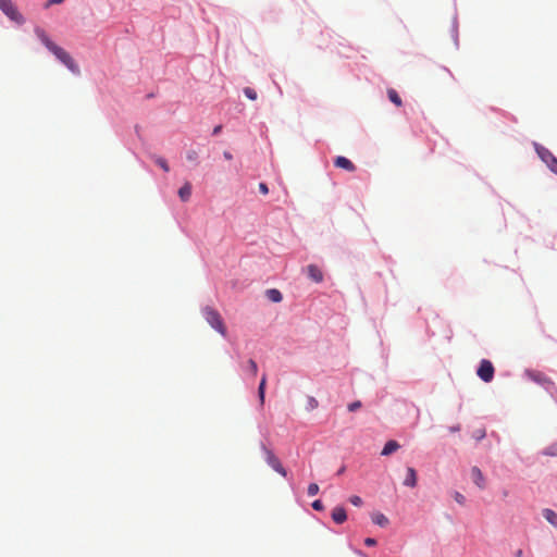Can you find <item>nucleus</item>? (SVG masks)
Segmentation results:
<instances>
[{
  "mask_svg": "<svg viewBox=\"0 0 557 557\" xmlns=\"http://www.w3.org/2000/svg\"><path fill=\"white\" fill-rule=\"evenodd\" d=\"M206 321L222 336H226V326L221 314L212 307H206L202 310Z\"/></svg>",
  "mask_w": 557,
  "mask_h": 557,
  "instance_id": "f03ea898",
  "label": "nucleus"
},
{
  "mask_svg": "<svg viewBox=\"0 0 557 557\" xmlns=\"http://www.w3.org/2000/svg\"><path fill=\"white\" fill-rule=\"evenodd\" d=\"M244 94L249 100H256L257 99V91L251 87H245Z\"/></svg>",
  "mask_w": 557,
  "mask_h": 557,
  "instance_id": "4be33fe9",
  "label": "nucleus"
},
{
  "mask_svg": "<svg viewBox=\"0 0 557 557\" xmlns=\"http://www.w3.org/2000/svg\"><path fill=\"white\" fill-rule=\"evenodd\" d=\"M332 519L335 523L342 524L347 519V513L344 507L337 506L332 510Z\"/></svg>",
  "mask_w": 557,
  "mask_h": 557,
  "instance_id": "9b49d317",
  "label": "nucleus"
},
{
  "mask_svg": "<svg viewBox=\"0 0 557 557\" xmlns=\"http://www.w3.org/2000/svg\"><path fill=\"white\" fill-rule=\"evenodd\" d=\"M64 0H48V2L46 3V8L50 7V5H53V4H59L61 2H63Z\"/></svg>",
  "mask_w": 557,
  "mask_h": 557,
  "instance_id": "473e14b6",
  "label": "nucleus"
},
{
  "mask_svg": "<svg viewBox=\"0 0 557 557\" xmlns=\"http://www.w3.org/2000/svg\"><path fill=\"white\" fill-rule=\"evenodd\" d=\"M319 485L317 483H311L309 484L308 486V495L309 496H314L319 493Z\"/></svg>",
  "mask_w": 557,
  "mask_h": 557,
  "instance_id": "b1692460",
  "label": "nucleus"
},
{
  "mask_svg": "<svg viewBox=\"0 0 557 557\" xmlns=\"http://www.w3.org/2000/svg\"><path fill=\"white\" fill-rule=\"evenodd\" d=\"M387 96H388V99L394 103L396 104L397 107H400L403 104V101H401V98L399 97V95L397 94V91L393 88H389L387 90Z\"/></svg>",
  "mask_w": 557,
  "mask_h": 557,
  "instance_id": "a211bd4d",
  "label": "nucleus"
},
{
  "mask_svg": "<svg viewBox=\"0 0 557 557\" xmlns=\"http://www.w3.org/2000/svg\"><path fill=\"white\" fill-rule=\"evenodd\" d=\"M308 405H309L310 409H315L318 407L319 403L314 397H309Z\"/></svg>",
  "mask_w": 557,
  "mask_h": 557,
  "instance_id": "c756f323",
  "label": "nucleus"
},
{
  "mask_svg": "<svg viewBox=\"0 0 557 557\" xmlns=\"http://www.w3.org/2000/svg\"><path fill=\"white\" fill-rule=\"evenodd\" d=\"M471 479L480 490L485 488V486H486L485 476L483 475L482 471L478 467L471 468Z\"/></svg>",
  "mask_w": 557,
  "mask_h": 557,
  "instance_id": "6e6552de",
  "label": "nucleus"
},
{
  "mask_svg": "<svg viewBox=\"0 0 557 557\" xmlns=\"http://www.w3.org/2000/svg\"><path fill=\"white\" fill-rule=\"evenodd\" d=\"M486 433L484 429H478L473 432L472 437L476 441H481L485 437Z\"/></svg>",
  "mask_w": 557,
  "mask_h": 557,
  "instance_id": "5701e85b",
  "label": "nucleus"
},
{
  "mask_svg": "<svg viewBox=\"0 0 557 557\" xmlns=\"http://www.w3.org/2000/svg\"><path fill=\"white\" fill-rule=\"evenodd\" d=\"M248 371L251 374V376H256L258 373V366L253 359L248 360Z\"/></svg>",
  "mask_w": 557,
  "mask_h": 557,
  "instance_id": "aec40b11",
  "label": "nucleus"
},
{
  "mask_svg": "<svg viewBox=\"0 0 557 557\" xmlns=\"http://www.w3.org/2000/svg\"><path fill=\"white\" fill-rule=\"evenodd\" d=\"M543 517L554 527H557V513L552 509H544Z\"/></svg>",
  "mask_w": 557,
  "mask_h": 557,
  "instance_id": "2eb2a0df",
  "label": "nucleus"
},
{
  "mask_svg": "<svg viewBox=\"0 0 557 557\" xmlns=\"http://www.w3.org/2000/svg\"><path fill=\"white\" fill-rule=\"evenodd\" d=\"M522 555H523L522 549H518V550L516 552V557H522Z\"/></svg>",
  "mask_w": 557,
  "mask_h": 557,
  "instance_id": "c9c22d12",
  "label": "nucleus"
},
{
  "mask_svg": "<svg viewBox=\"0 0 557 557\" xmlns=\"http://www.w3.org/2000/svg\"><path fill=\"white\" fill-rule=\"evenodd\" d=\"M334 165L338 169L346 170L347 172H355L356 165L346 157L338 156L334 160Z\"/></svg>",
  "mask_w": 557,
  "mask_h": 557,
  "instance_id": "1a4fd4ad",
  "label": "nucleus"
},
{
  "mask_svg": "<svg viewBox=\"0 0 557 557\" xmlns=\"http://www.w3.org/2000/svg\"><path fill=\"white\" fill-rule=\"evenodd\" d=\"M259 190L261 194L267 195L269 193L268 185L265 183H260Z\"/></svg>",
  "mask_w": 557,
  "mask_h": 557,
  "instance_id": "7c9ffc66",
  "label": "nucleus"
},
{
  "mask_svg": "<svg viewBox=\"0 0 557 557\" xmlns=\"http://www.w3.org/2000/svg\"><path fill=\"white\" fill-rule=\"evenodd\" d=\"M361 406H362L361 401H360V400H356V401L350 403V404L348 405V410H349V411H356V410H358L359 408H361Z\"/></svg>",
  "mask_w": 557,
  "mask_h": 557,
  "instance_id": "bb28decb",
  "label": "nucleus"
},
{
  "mask_svg": "<svg viewBox=\"0 0 557 557\" xmlns=\"http://www.w3.org/2000/svg\"><path fill=\"white\" fill-rule=\"evenodd\" d=\"M372 521H373V523H375V524H377V525H380L382 528L386 527L388 524V522H389L387 517L385 515H383V513H380V512L374 513L372 516Z\"/></svg>",
  "mask_w": 557,
  "mask_h": 557,
  "instance_id": "dca6fc26",
  "label": "nucleus"
},
{
  "mask_svg": "<svg viewBox=\"0 0 557 557\" xmlns=\"http://www.w3.org/2000/svg\"><path fill=\"white\" fill-rule=\"evenodd\" d=\"M404 484L409 487H414L417 485V472L413 468H407V476Z\"/></svg>",
  "mask_w": 557,
  "mask_h": 557,
  "instance_id": "f8f14e48",
  "label": "nucleus"
},
{
  "mask_svg": "<svg viewBox=\"0 0 557 557\" xmlns=\"http://www.w3.org/2000/svg\"><path fill=\"white\" fill-rule=\"evenodd\" d=\"M535 151L540 159L547 165V168L557 174V158L544 146L534 144Z\"/></svg>",
  "mask_w": 557,
  "mask_h": 557,
  "instance_id": "7ed1b4c3",
  "label": "nucleus"
},
{
  "mask_svg": "<svg viewBox=\"0 0 557 557\" xmlns=\"http://www.w3.org/2000/svg\"><path fill=\"white\" fill-rule=\"evenodd\" d=\"M35 34L39 38V40L45 45V47L55 55V58L61 61L71 72L78 73V66L72 59L69 52H66L63 48L55 45L50 40L47 33L40 28H35Z\"/></svg>",
  "mask_w": 557,
  "mask_h": 557,
  "instance_id": "f257e3e1",
  "label": "nucleus"
},
{
  "mask_svg": "<svg viewBox=\"0 0 557 557\" xmlns=\"http://www.w3.org/2000/svg\"><path fill=\"white\" fill-rule=\"evenodd\" d=\"M268 298L273 302H280L282 301L283 297L278 289H268L267 290Z\"/></svg>",
  "mask_w": 557,
  "mask_h": 557,
  "instance_id": "6ab92c4d",
  "label": "nucleus"
},
{
  "mask_svg": "<svg viewBox=\"0 0 557 557\" xmlns=\"http://www.w3.org/2000/svg\"><path fill=\"white\" fill-rule=\"evenodd\" d=\"M262 450L264 453L267 463L275 472L280 473L283 476H286L287 472H286L285 468L282 466L280 459L274 455V453L264 445H262Z\"/></svg>",
  "mask_w": 557,
  "mask_h": 557,
  "instance_id": "39448f33",
  "label": "nucleus"
},
{
  "mask_svg": "<svg viewBox=\"0 0 557 557\" xmlns=\"http://www.w3.org/2000/svg\"><path fill=\"white\" fill-rule=\"evenodd\" d=\"M223 156H224V158H225L226 160H232V158H233V157H232V154H231V152H228V151H224Z\"/></svg>",
  "mask_w": 557,
  "mask_h": 557,
  "instance_id": "f704fd0d",
  "label": "nucleus"
},
{
  "mask_svg": "<svg viewBox=\"0 0 557 557\" xmlns=\"http://www.w3.org/2000/svg\"><path fill=\"white\" fill-rule=\"evenodd\" d=\"M349 502L354 505V506H361L362 504V499L359 497V496H351L349 498Z\"/></svg>",
  "mask_w": 557,
  "mask_h": 557,
  "instance_id": "cd10ccee",
  "label": "nucleus"
},
{
  "mask_svg": "<svg viewBox=\"0 0 557 557\" xmlns=\"http://www.w3.org/2000/svg\"><path fill=\"white\" fill-rule=\"evenodd\" d=\"M364 544L368 545V546H374L376 544V541L372 537H367L364 540Z\"/></svg>",
  "mask_w": 557,
  "mask_h": 557,
  "instance_id": "2f4dec72",
  "label": "nucleus"
},
{
  "mask_svg": "<svg viewBox=\"0 0 557 557\" xmlns=\"http://www.w3.org/2000/svg\"><path fill=\"white\" fill-rule=\"evenodd\" d=\"M454 499L460 505H465L466 503V497L459 492L454 493Z\"/></svg>",
  "mask_w": 557,
  "mask_h": 557,
  "instance_id": "a878e982",
  "label": "nucleus"
},
{
  "mask_svg": "<svg viewBox=\"0 0 557 557\" xmlns=\"http://www.w3.org/2000/svg\"><path fill=\"white\" fill-rule=\"evenodd\" d=\"M0 10L5 14L10 20L16 22L17 24L24 23L23 15L18 12L12 0H0Z\"/></svg>",
  "mask_w": 557,
  "mask_h": 557,
  "instance_id": "20e7f679",
  "label": "nucleus"
},
{
  "mask_svg": "<svg viewBox=\"0 0 557 557\" xmlns=\"http://www.w3.org/2000/svg\"><path fill=\"white\" fill-rule=\"evenodd\" d=\"M154 162L165 172L170 171L169 164L165 159L161 157H156Z\"/></svg>",
  "mask_w": 557,
  "mask_h": 557,
  "instance_id": "412c9836",
  "label": "nucleus"
},
{
  "mask_svg": "<svg viewBox=\"0 0 557 557\" xmlns=\"http://www.w3.org/2000/svg\"><path fill=\"white\" fill-rule=\"evenodd\" d=\"M222 129V126L221 125H218L213 128V135H218Z\"/></svg>",
  "mask_w": 557,
  "mask_h": 557,
  "instance_id": "72a5a7b5",
  "label": "nucleus"
},
{
  "mask_svg": "<svg viewBox=\"0 0 557 557\" xmlns=\"http://www.w3.org/2000/svg\"><path fill=\"white\" fill-rule=\"evenodd\" d=\"M307 273L309 278L315 283H321L323 281V273L315 264H309L307 267Z\"/></svg>",
  "mask_w": 557,
  "mask_h": 557,
  "instance_id": "9d476101",
  "label": "nucleus"
},
{
  "mask_svg": "<svg viewBox=\"0 0 557 557\" xmlns=\"http://www.w3.org/2000/svg\"><path fill=\"white\" fill-rule=\"evenodd\" d=\"M527 375L534 382L544 385L546 388L554 387V383L544 373L540 371H528Z\"/></svg>",
  "mask_w": 557,
  "mask_h": 557,
  "instance_id": "0eeeda50",
  "label": "nucleus"
},
{
  "mask_svg": "<svg viewBox=\"0 0 557 557\" xmlns=\"http://www.w3.org/2000/svg\"><path fill=\"white\" fill-rule=\"evenodd\" d=\"M312 508L314 510L321 511V510H323L324 506L320 499H317L312 503Z\"/></svg>",
  "mask_w": 557,
  "mask_h": 557,
  "instance_id": "c85d7f7f",
  "label": "nucleus"
},
{
  "mask_svg": "<svg viewBox=\"0 0 557 557\" xmlns=\"http://www.w3.org/2000/svg\"><path fill=\"white\" fill-rule=\"evenodd\" d=\"M186 158L188 161L196 162L198 159V152L196 150H189Z\"/></svg>",
  "mask_w": 557,
  "mask_h": 557,
  "instance_id": "393cba45",
  "label": "nucleus"
},
{
  "mask_svg": "<svg viewBox=\"0 0 557 557\" xmlns=\"http://www.w3.org/2000/svg\"><path fill=\"white\" fill-rule=\"evenodd\" d=\"M265 385H267V375H262L259 387H258V395L260 399L261 406L264 404V394H265Z\"/></svg>",
  "mask_w": 557,
  "mask_h": 557,
  "instance_id": "f3484780",
  "label": "nucleus"
},
{
  "mask_svg": "<svg viewBox=\"0 0 557 557\" xmlns=\"http://www.w3.org/2000/svg\"><path fill=\"white\" fill-rule=\"evenodd\" d=\"M191 195V186L189 183H185L178 190V196L182 201H188Z\"/></svg>",
  "mask_w": 557,
  "mask_h": 557,
  "instance_id": "4468645a",
  "label": "nucleus"
},
{
  "mask_svg": "<svg viewBox=\"0 0 557 557\" xmlns=\"http://www.w3.org/2000/svg\"><path fill=\"white\" fill-rule=\"evenodd\" d=\"M399 447L400 446L396 441L391 440V441L386 442L385 446L383 447V449L381 451V455L388 456V455L393 454L394 451H396Z\"/></svg>",
  "mask_w": 557,
  "mask_h": 557,
  "instance_id": "ddd939ff",
  "label": "nucleus"
},
{
  "mask_svg": "<svg viewBox=\"0 0 557 557\" xmlns=\"http://www.w3.org/2000/svg\"><path fill=\"white\" fill-rule=\"evenodd\" d=\"M443 71L446 72L449 76H451L450 71H448L447 69H444Z\"/></svg>",
  "mask_w": 557,
  "mask_h": 557,
  "instance_id": "e433bc0d",
  "label": "nucleus"
},
{
  "mask_svg": "<svg viewBox=\"0 0 557 557\" xmlns=\"http://www.w3.org/2000/svg\"><path fill=\"white\" fill-rule=\"evenodd\" d=\"M478 376L488 383L494 377V367L490 360L483 359L480 362V366L476 371Z\"/></svg>",
  "mask_w": 557,
  "mask_h": 557,
  "instance_id": "423d86ee",
  "label": "nucleus"
}]
</instances>
